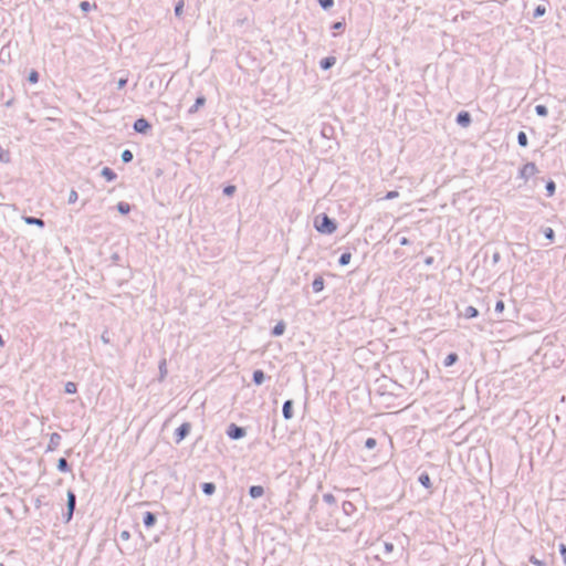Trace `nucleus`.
Instances as JSON below:
<instances>
[{
  "instance_id": "nucleus-11",
  "label": "nucleus",
  "mask_w": 566,
  "mask_h": 566,
  "mask_svg": "<svg viewBox=\"0 0 566 566\" xmlns=\"http://www.w3.org/2000/svg\"><path fill=\"white\" fill-rule=\"evenodd\" d=\"M324 289V280L322 276H317L314 281H313V290L314 292L318 293L321 292L322 290Z\"/></svg>"
},
{
  "instance_id": "nucleus-9",
  "label": "nucleus",
  "mask_w": 566,
  "mask_h": 566,
  "mask_svg": "<svg viewBox=\"0 0 566 566\" xmlns=\"http://www.w3.org/2000/svg\"><path fill=\"white\" fill-rule=\"evenodd\" d=\"M264 493V490L260 485H253L250 488V495L254 499L262 496Z\"/></svg>"
},
{
  "instance_id": "nucleus-42",
  "label": "nucleus",
  "mask_w": 566,
  "mask_h": 566,
  "mask_svg": "<svg viewBox=\"0 0 566 566\" xmlns=\"http://www.w3.org/2000/svg\"><path fill=\"white\" fill-rule=\"evenodd\" d=\"M77 199V193L75 191H72L70 195V202H74Z\"/></svg>"
},
{
  "instance_id": "nucleus-45",
  "label": "nucleus",
  "mask_w": 566,
  "mask_h": 566,
  "mask_svg": "<svg viewBox=\"0 0 566 566\" xmlns=\"http://www.w3.org/2000/svg\"><path fill=\"white\" fill-rule=\"evenodd\" d=\"M4 345V342L2 339V337L0 336V346L2 347Z\"/></svg>"
},
{
  "instance_id": "nucleus-19",
  "label": "nucleus",
  "mask_w": 566,
  "mask_h": 566,
  "mask_svg": "<svg viewBox=\"0 0 566 566\" xmlns=\"http://www.w3.org/2000/svg\"><path fill=\"white\" fill-rule=\"evenodd\" d=\"M206 103V98L203 96H200L196 99V103L193 107L190 109V112H197L200 106H202Z\"/></svg>"
},
{
  "instance_id": "nucleus-23",
  "label": "nucleus",
  "mask_w": 566,
  "mask_h": 566,
  "mask_svg": "<svg viewBox=\"0 0 566 566\" xmlns=\"http://www.w3.org/2000/svg\"><path fill=\"white\" fill-rule=\"evenodd\" d=\"M184 0H179L178 3L176 4L175 7V13L177 17H180L182 14V11H184Z\"/></svg>"
},
{
  "instance_id": "nucleus-25",
  "label": "nucleus",
  "mask_w": 566,
  "mask_h": 566,
  "mask_svg": "<svg viewBox=\"0 0 566 566\" xmlns=\"http://www.w3.org/2000/svg\"><path fill=\"white\" fill-rule=\"evenodd\" d=\"M65 391L67 394H75L76 392V385L74 382H72V381L66 382Z\"/></svg>"
},
{
  "instance_id": "nucleus-32",
  "label": "nucleus",
  "mask_w": 566,
  "mask_h": 566,
  "mask_svg": "<svg viewBox=\"0 0 566 566\" xmlns=\"http://www.w3.org/2000/svg\"><path fill=\"white\" fill-rule=\"evenodd\" d=\"M544 234L545 237L549 240V241H553L554 240V230L552 228H546L544 230Z\"/></svg>"
},
{
  "instance_id": "nucleus-2",
  "label": "nucleus",
  "mask_w": 566,
  "mask_h": 566,
  "mask_svg": "<svg viewBox=\"0 0 566 566\" xmlns=\"http://www.w3.org/2000/svg\"><path fill=\"white\" fill-rule=\"evenodd\" d=\"M538 172V169L534 163L525 164L520 170V177L525 181L534 177Z\"/></svg>"
},
{
  "instance_id": "nucleus-33",
  "label": "nucleus",
  "mask_w": 566,
  "mask_h": 566,
  "mask_svg": "<svg viewBox=\"0 0 566 566\" xmlns=\"http://www.w3.org/2000/svg\"><path fill=\"white\" fill-rule=\"evenodd\" d=\"M546 189H547L548 196H553L554 192H555V184H554V181L547 182Z\"/></svg>"
},
{
  "instance_id": "nucleus-35",
  "label": "nucleus",
  "mask_w": 566,
  "mask_h": 566,
  "mask_svg": "<svg viewBox=\"0 0 566 566\" xmlns=\"http://www.w3.org/2000/svg\"><path fill=\"white\" fill-rule=\"evenodd\" d=\"M318 2L324 9H327L333 6L334 0H318Z\"/></svg>"
},
{
  "instance_id": "nucleus-27",
  "label": "nucleus",
  "mask_w": 566,
  "mask_h": 566,
  "mask_svg": "<svg viewBox=\"0 0 566 566\" xmlns=\"http://www.w3.org/2000/svg\"><path fill=\"white\" fill-rule=\"evenodd\" d=\"M29 82L35 84L39 81V74L36 71H31L28 77Z\"/></svg>"
},
{
  "instance_id": "nucleus-18",
  "label": "nucleus",
  "mask_w": 566,
  "mask_h": 566,
  "mask_svg": "<svg viewBox=\"0 0 566 566\" xmlns=\"http://www.w3.org/2000/svg\"><path fill=\"white\" fill-rule=\"evenodd\" d=\"M352 254L349 252L343 253L339 258L340 265H346L350 262Z\"/></svg>"
},
{
  "instance_id": "nucleus-37",
  "label": "nucleus",
  "mask_w": 566,
  "mask_h": 566,
  "mask_svg": "<svg viewBox=\"0 0 566 566\" xmlns=\"http://www.w3.org/2000/svg\"><path fill=\"white\" fill-rule=\"evenodd\" d=\"M398 196H399L398 191H395V190H394V191H389V192H387V195H386V197H385V198H386V199H388V200H390V199H395V198H397Z\"/></svg>"
},
{
  "instance_id": "nucleus-1",
  "label": "nucleus",
  "mask_w": 566,
  "mask_h": 566,
  "mask_svg": "<svg viewBox=\"0 0 566 566\" xmlns=\"http://www.w3.org/2000/svg\"><path fill=\"white\" fill-rule=\"evenodd\" d=\"M315 229L321 233L331 234L336 230V224L326 214L317 217L314 222Z\"/></svg>"
},
{
  "instance_id": "nucleus-24",
  "label": "nucleus",
  "mask_w": 566,
  "mask_h": 566,
  "mask_svg": "<svg viewBox=\"0 0 566 566\" xmlns=\"http://www.w3.org/2000/svg\"><path fill=\"white\" fill-rule=\"evenodd\" d=\"M284 329H285V325L283 323H279L274 329H273V334L279 336V335H282L284 333Z\"/></svg>"
},
{
  "instance_id": "nucleus-40",
  "label": "nucleus",
  "mask_w": 566,
  "mask_h": 566,
  "mask_svg": "<svg viewBox=\"0 0 566 566\" xmlns=\"http://www.w3.org/2000/svg\"><path fill=\"white\" fill-rule=\"evenodd\" d=\"M559 551H560V554H562V556H563V560H564V563L566 564V546H565L564 544H562V545L559 546Z\"/></svg>"
},
{
  "instance_id": "nucleus-31",
  "label": "nucleus",
  "mask_w": 566,
  "mask_h": 566,
  "mask_svg": "<svg viewBox=\"0 0 566 566\" xmlns=\"http://www.w3.org/2000/svg\"><path fill=\"white\" fill-rule=\"evenodd\" d=\"M535 111L536 113L539 115V116H546L547 115V108L544 106V105H537L535 107Z\"/></svg>"
},
{
  "instance_id": "nucleus-26",
  "label": "nucleus",
  "mask_w": 566,
  "mask_h": 566,
  "mask_svg": "<svg viewBox=\"0 0 566 566\" xmlns=\"http://www.w3.org/2000/svg\"><path fill=\"white\" fill-rule=\"evenodd\" d=\"M57 468H59L60 471H63V472L67 471L69 465H67V462H66V460L64 458H61L59 460Z\"/></svg>"
},
{
  "instance_id": "nucleus-10",
  "label": "nucleus",
  "mask_w": 566,
  "mask_h": 566,
  "mask_svg": "<svg viewBox=\"0 0 566 566\" xmlns=\"http://www.w3.org/2000/svg\"><path fill=\"white\" fill-rule=\"evenodd\" d=\"M155 522H156L155 515L151 512H147L144 516V524L146 525V527L154 526Z\"/></svg>"
},
{
  "instance_id": "nucleus-20",
  "label": "nucleus",
  "mask_w": 566,
  "mask_h": 566,
  "mask_svg": "<svg viewBox=\"0 0 566 566\" xmlns=\"http://www.w3.org/2000/svg\"><path fill=\"white\" fill-rule=\"evenodd\" d=\"M517 140H518V144L522 146V147H525L527 145V136L524 132H520L518 135H517Z\"/></svg>"
},
{
  "instance_id": "nucleus-14",
  "label": "nucleus",
  "mask_w": 566,
  "mask_h": 566,
  "mask_svg": "<svg viewBox=\"0 0 566 566\" xmlns=\"http://www.w3.org/2000/svg\"><path fill=\"white\" fill-rule=\"evenodd\" d=\"M458 360V355L455 353H451L449 354L446 359H444V366L446 367H450L452 366L453 364H455V361Z\"/></svg>"
},
{
  "instance_id": "nucleus-13",
  "label": "nucleus",
  "mask_w": 566,
  "mask_h": 566,
  "mask_svg": "<svg viewBox=\"0 0 566 566\" xmlns=\"http://www.w3.org/2000/svg\"><path fill=\"white\" fill-rule=\"evenodd\" d=\"M334 64H335V57H333V56L325 57L321 61V66L324 70L332 67Z\"/></svg>"
},
{
  "instance_id": "nucleus-30",
  "label": "nucleus",
  "mask_w": 566,
  "mask_h": 566,
  "mask_svg": "<svg viewBox=\"0 0 566 566\" xmlns=\"http://www.w3.org/2000/svg\"><path fill=\"white\" fill-rule=\"evenodd\" d=\"M546 13V8L544 6H537L534 12L535 17H542Z\"/></svg>"
},
{
  "instance_id": "nucleus-36",
  "label": "nucleus",
  "mask_w": 566,
  "mask_h": 566,
  "mask_svg": "<svg viewBox=\"0 0 566 566\" xmlns=\"http://www.w3.org/2000/svg\"><path fill=\"white\" fill-rule=\"evenodd\" d=\"M235 191V187L234 186H227L224 189H223V192L227 195V196H231L233 195Z\"/></svg>"
},
{
  "instance_id": "nucleus-8",
  "label": "nucleus",
  "mask_w": 566,
  "mask_h": 566,
  "mask_svg": "<svg viewBox=\"0 0 566 566\" xmlns=\"http://www.w3.org/2000/svg\"><path fill=\"white\" fill-rule=\"evenodd\" d=\"M283 416L285 419H291L293 417V411H292V401L291 400H287L284 402L283 405Z\"/></svg>"
},
{
  "instance_id": "nucleus-5",
  "label": "nucleus",
  "mask_w": 566,
  "mask_h": 566,
  "mask_svg": "<svg viewBox=\"0 0 566 566\" xmlns=\"http://www.w3.org/2000/svg\"><path fill=\"white\" fill-rule=\"evenodd\" d=\"M149 128H150V125L145 118H138L134 123V129L138 133H146Z\"/></svg>"
},
{
  "instance_id": "nucleus-43",
  "label": "nucleus",
  "mask_w": 566,
  "mask_h": 566,
  "mask_svg": "<svg viewBox=\"0 0 566 566\" xmlns=\"http://www.w3.org/2000/svg\"><path fill=\"white\" fill-rule=\"evenodd\" d=\"M126 83H127V78H120V80L118 81V87H119V88H123V87L126 85Z\"/></svg>"
},
{
  "instance_id": "nucleus-21",
  "label": "nucleus",
  "mask_w": 566,
  "mask_h": 566,
  "mask_svg": "<svg viewBox=\"0 0 566 566\" xmlns=\"http://www.w3.org/2000/svg\"><path fill=\"white\" fill-rule=\"evenodd\" d=\"M117 209H118V211H119L120 213L126 214V213H128V212H129L130 207H129V205H128V203H126V202H119V203L117 205Z\"/></svg>"
},
{
  "instance_id": "nucleus-4",
  "label": "nucleus",
  "mask_w": 566,
  "mask_h": 566,
  "mask_svg": "<svg viewBox=\"0 0 566 566\" xmlns=\"http://www.w3.org/2000/svg\"><path fill=\"white\" fill-rule=\"evenodd\" d=\"M228 436L231 439H240L244 436V430L235 424H231L228 429Z\"/></svg>"
},
{
  "instance_id": "nucleus-34",
  "label": "nucleus",
  "mask_w": 566,
  "mask_h": 566,
  "mask_svg": "<svg viewBox=\"0 0 566 566\" xmlns=\"http://www.w3.org/2000/svg\"><path fill=\"white\" fill-rule=\"evenodd\" d=\"M376 444H377V441H376V439H374V438H368V439L366 440V442H365V446H366V448H368V449H373V448H375V447H376Z\"/></svg>"
},
{
  "instance_id": "nucleus-12",
  "label": "nucleus",
  "mask_w": 566,
  "mask_h": 566,
  "mask_svg": "<svg viewBox=\"0 0 566 566\" xmlns=\"http://www.w3.org/2000/svg\"><path fill=\"white\" fill-rule=\"evenodd\" d=\"M102 176L105 177V179L108 181H112L116 178V174L108 167L103 168Z\"/></svg>"
},
{
  "instance_id": "nucleus-16",
  "label": "nucleus",
  "mask_w": 566,
  "mask_h": 566,
  "mask_svg": "<svg viewBox=\"0 0 566 566\" xmlns=\"http://www.w3.org/2000/svg\"><path fill=\"white\" fill-rule=\"evenodd\" d=\"M253 380H254V382H255L256 385L262 384V382H263V380H264V374H263V371H262V370H255V371L253 373Z\"/></svg>"
},
{
  "instance_id": "nucleus-22",
  "label": "nucleus",
  "mask_w": 566,
  "mask_h": 566,
  "mask_svg": "<svg viewBox=\"0 0 566 566\" xmlns=\"http://www.w3.org/2000/svg\"><path fill=\"white\" fill-rule=\"evenodd\" d=\"M202 490H203V492H205L206 494L210 495V494H212V493L214 492L216 486H214V484H212V483H205V484L202 485Z\"/></svg>"
},
{
  "instance_id": "nucleus-38",
  "label": "nucleus",
  "mask_w": 566,
  "mask_h": 566,
  "mask_svg": "<svg viewBox=\"0 0 566 566\" xmlns=\"http://www.w3.org/2000/svg\"><path fill=\"white\" fill-rule=\"evenodd\" d=\"M495 311L499 312V313H502L504 311V302L503 301H499L496 303Z\"/></svg>"
},
{
  "instance_id": "nucleus-6",
  "label": "nucleus",
  "mask_w": 566,
  "mask_h": 566,
  "mask_svg": "<svg viewBox=\"0 0 566 566\" xmlns=\"http://www.w3.org/2000/svg\"><path fill=\"white\" fill-rule=\"evenodd\" d=\"M75 506V494L72 491L67 492V521L71 520Z\"/></svg>"
},
{
  "instance_id": "nucleus-17",
  "label": "nucleus",
  "mask_w": 566,
  "mask_h": 566,
  "mask_svg": "<svg viewBox=\"0 0 566 566\" xmlns=\"http://www.w3.org/2000/svg\"><path fill=\"white\" fill-rule=\"evenodd\" d=\"M479 314L478 310L474 307V306H469L467 307L465 310V316L468 318H473V317H476Z\"/></svg>"
},
{
  "instance_id": "nucleus-29",
  "label": "nucleus",
  "mask_w": 566,
  "mask_h": 566,
  "mask_svg": "<svg viewBox=\"0 0 566 566\" xmlns=\"http://www.w3.org/2000/svg\"><path fill=\"white\" fill-rule=\"evenodd\" d=\"M122 158L125 163H129L133 159V154L130 150H124L122 154Z\"/></svg>"
},
{
  "instance_id": "nucleus-3",
  "label": "nucleus",
  "mask_w": 566,
  "mask_h": 566,
  "mask_svg": "<svg viewBox=\"0 0 566 566\" xmlns=\"http://www.w3.org/2000/svg\"><path fill=\"white\" fill-rule=\"evenodd\" d=\"M191 426L188 422L182 423L177 430H176V441L180 442L182 441L187 434L190 432Z\"/></svg>"
},
{
  "instance_id": "nucleus-15",
  "label": "nucleus",
  "mask_w": 566,
  "mask_h": 566,
  "mask_svg": "<svg viewBox=\"0 0 566 566\" xmlns=\"http://www.w3.org/2000/svg\"><path fill=\"white\" fill-rule=\"evenodd\" d=\"M419 481H420V483H421L424 488H427V489L431 488V480H430V476H429L427 473H422V474L419 476Z\"/></svg>"
},
{
  "instance_id": "nucleus-28",
  "label": "nucleus",
  "mask_w": 566,
  "mask_h": 566,
  "mask_svg": "<svg viewBox=\"0 0 566 566\" xmlns=\"http://www.w3.org/2000/svg\"><path fill=\"white\" fill-rule=\"evenodd\" d=\"M25 221H27V223H29V224H36V226H40V227H42V226L44 224V223H43V221H42L41 219L31 218V217H30V218H27V219H25Z\"/></svg>"
},
{
  "instance_id": "nucleus-39",
  "label": "nucleus",
  "mask_w": 566,
  "mask_h": 566,
  "mask_svg": "<svg viewBox=\"0 0 566 566\" xmlns=\"http://www.w3.org/2000/svg\"><path fill=\"white\" fill-rule=\"evenodd\" d=\"M531 563L534 564L535 566H544V563L539 559H537L536 557L532 556L530 558Z\"/></svg>"
},
{
  "instance_id": "nucleus-7",
  "label": "nucleus",
  "mask_w": 566,
  "mask_h": 566,
  "mask_svg": "<svg viewBox=\"0 0 566 566\" xmlns=\"http://www.w3.org/2000/svg\"><path fill=\"white\" fill-rule=\"evenodd\" d=\"M470 114L468 112H461L459 113L458 117H457V122L461 125V126H468L470 124Z\"/></svg>"
},
{
  "instance_id": "nucleus-41",
  "label": "nucleus",
  "mask_w": 566,
  "mask_h": 566,
  "mask_svg": "<svg viewBox=\"0 0 566 566\" xmlns=\"http://www.w3.org/2000/svg\"><path fill=\"white\" fill-rule=\"evenodd\" d=\"M80 7L83 11H88L91 9V4L87 1L81 2Z\"/></svg>"
},
{
  "instance_id": "nucleus-44",
  "label": "nucleus",
  "mask_w": 566,
  "mask_h": 566,
  "mask_svg": "<svg viewBox=\"0 0 566 566\" xmlns=\"http://www.w3.org/2000/svg\"><path fill=\"white\" fill-rule=\"evenodd\" d=\"M342 25H343V24H342V22H336V23L333 25V28H334V29H340V28H342Z\"/></svg>"
}]
</instances>
